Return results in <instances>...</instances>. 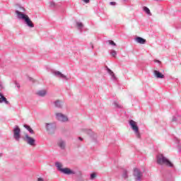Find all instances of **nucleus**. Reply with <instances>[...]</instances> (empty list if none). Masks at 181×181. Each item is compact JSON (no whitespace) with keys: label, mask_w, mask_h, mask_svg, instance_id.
Listing matches in <instances>:
<instances>
[{"label":"nucleus","mask_w":181,"mask_h":181,"mask_svg":"<svg viewBox=\"0 0 181 181\" xmlns=\"http://www.w3.org/2000/svg\"><path fill=\"white\" fill-rule=\"evenodd\" d=\"M16 15L18 16L19 19H23L25 21L26 25L29 26V28H35V25H33V23L32 21H30V18H29V16L28 15H25L24 13H22L21 11H16Z\"/></svg>","instance_id":"obj_1"},{"label":"nucleus","mask_w":181,"mask_h":181,"mask_svg":"<svg viewBox=\"0 0 181 181\" xmlns=\"http://www.w3.org/2000/svg\"><path fill=\"white\" fill-rule=\"evenodd\" d=\"M157 162L159 165H165V166H169L170 168L173 167V163L162 154L158 157Z\"/></svg>","instance_id":"obj_2"},{"label":"nucleus","mask_w":181,"mask_h":181,"mask_svg":"<svg viewBox=\"0 0 181 181\" xmlns=\"http://www.w3.org/2000/svg\"><path fill=\"white\" fill-rule=\"evenodd\" d=\"M129 124L132 129L136 134V138H141V134H139V128L138 127V124H136V122L134 120H129Z\"/></svg>","instance_id":"obj_3"},{"label":"nucleus","mask_w":181,"mask_h":181,"mask_svg":"<svg viewBox=\"0 0 181 181\" xmlns=\"http://www.w3.org/2000/svg\"><path fill=\"white\" fill-rule=\"evenodd\" d=\"M13 138L16 141H19V139L21 138V129L18 126H15L13 129Z\"/></svg>","instance_id":"obj_4"},{"label":"nucleus","mask_w":181,"mask_h":181,"mask_svg":"<svg viewBox=\"0 0 181 181\" xmlns=\"http://www.w3.org/2000/svg\"><path fill=\"white\" fill-rule=\"evenodd\" d=\"M55 115H56L57 119H58V121H61V122H66L69 121V118H67L66 115L62 113L57 112Z\"/></svg>","instance_id":"obj_5"},{"label":"nucleus","mask_w":181,"mask_h":181,"mask_svg":"<svg viewBox=\"0 0 181 181\" xmlns=\"http://www.w3.org/2000/svg\"><path fill=\"white\" fill-rule=\"evenodd\" d=\"M55 130H56L55 124H53V123L47 124V131H48L49 134H53V132H54Z\"/></svg>","instance_id":"obj_6"},{"label":"nucleus","mask_w":181,"mask_h":181,"mask_svg":"<svg viewBox=\"0 0 181 181\" xmlns=\"http://www.w3.org/2000/svg\"><path fill=\"white\" fill-rule=\"evenodd\" d=\"M134 176L136 180H141V178L142 177V173L137 168H134Z\"/></svg>","instance_id":"obj_7"},{"label":"nucleus","mask_w":181,"mask_h":181,"mask_svg":"<svg viewBox=\"0 0 181 181\" xmlns=\"http://www.w3.org/2000/svg\"><path fill=\"white\" fill-rule=\"evenodd\" d=\"M25 138L29 145H31V146H35V139L29 136L28 134H25Z\"/></svg>","instance_id":"obj_8"},{"label":"nucleus","mask_w":181,"mask_h":181,"mask_svg":"<svg viewBox=\"0 0 181 181\" xmlns=\"http://www.w3.org/2000/svg\"><path fill=\"white\" fill-rule=\"evenodd\" d=\"M62 173H64L65 175H74V171H72L70 170V168H63L61 171Z\"/></svg>","instance_id":"obj_9"},{"label":"nucleus","mask_w":181,"mask_h":181,"mask_svg":"<svg viewBox=\"0 0 181 181\" xmlns=\"http://www.w3.org/2000/svg\"><path fill=\"white\" fill-rule=\"evenodd\" d=\"M153 74L156 78H165V75H163L162 73H160L158 71H154Z\"/></svg>","instance_id":"obj_10"},{"label":"nucleus","mask_w":181,"mask_h":181,"mask_svg":"<svg viewBox=\"0 0 181 181\" xmlns=\"http://www.w3.org/2000/svg\"><path fill=\"white\" fill-rule=\"evenodd\" d=\"M57 145L59 146V148H61V149H64V148H66V142H64L63 140H59Z\"/></svg>","instance_id":"obj_11"},{"label":"nucleus","mask_w":181,"mask_h":181,"mask_svg":"<svg viewBox=\"0 0 181 181\" xmlns=\"http://www.w3.org/2000/svg\"><path fill=\"white\" fill-rule=\"evenodd\" d=\"M136 41L137 42V43H140V45H145V43H146V40L141 37H137L136 38Z\"/></svg>","instance_id":"obj_12"},{"label":"nucleus","mask_w":181,"mask_h":181,"mask_svg":"<svg viewBox=\"0 0 181 181\" xmlns=\"http://www.w3.org/2000/svg\"><path fill=\"white\" fill-rule=\"evenodd\" d=\"M47 93V91H46V90H38L37 92V95H40V97H45V95Z\"/></svg>","instance_id":"obj_13"},{"label":"nucleus","mask_w":181,"mask_h":181,"mask_svg":"<svg viewBox=\"0 0 181 181\" xmlns=\"http://www.w3.org/2000/svg\"><path fill=\"white\" fill-rule=\"evenodd\" d=\"M54 74L57 77H60L61 78H66V76H64V74H62V72L59 71L54 72Z\"/></svg>","instance_id":"obj_14"},{"label":"nucleus","mask_w":181,"mask_h":181,"mask_svg":"<svg viewBox=\"0 0 181 181\" xmlns=\"http://www.w3.org/2000/svg\"><path fill=\"white\" fill-rule=\"evenodd\" d=\"M56 166L58 170H59L60 172H62V170H63V165H62V163H56Z\"/></svg>","instance_id":"obj_15"},{"label":"nucleus","mask_w":181,"mask_h":181,"mask_svg":"<svg viewBox=\"0 0 181 181\" xmlns=\"http://www.w3.org/2000/svg\"><path fill=\"white\" fill-rule=\"evenodd\" d=\"M25 128H26V129H28V131H29L30 134H35V132H33V129H32V128H30L29 126L28 125H24Z\"/></svg>","instance_id":"obj_16"},{"label":"nucleus","mask_w":181,"mask_h":181,"mask_svg":"<svg viewBox=\"0 0 181 181\" xmlns=\"http://www.w3.org/2000/svg\"><path fill=\"white\" fill-rule=\"evenodd\" d=\"M143 9H144V12H146V13H147L148 15H151V10H149V9L148 8V7L144 6V7L143 8Z\"/></svg>","instance_id":"obj_17"},{"label":"nucleus","mask_w":181,"mask_h":181,"mask_svg":"<svg viewBox=\"0 0 181 181\" xmlns=\"http://www.w3.org/2000/svg\"><path fill=\"white\" fill-rule=\"evenodd\" d=\"M0 96L1 97L2 101H4L6 104H9V102L6 100V98H5L2 94H0Z\"/></svg>","instance_id":"obj_18"},{"label":"nucleus","mask_w":181,"mask_h":181,"mask_svg":"<svg viewBox=\"0 0 181 181\" xmlns=\"http://www.w3.org/2000/svg\"><path fill=\"white\" fill-rule=\"evenodd\" d=\"M107 71H108L109 74H110V76H112V77H113V78H115V74H114V72L112 71H111V69H107Z\"/></svg>","instance_id":"obj_19"},{"label":"nucleus","mask_w":181,"mask_h":181,"mask_svg":"<svg viewBox=\"0 0 181 181\" xmlns=\"http://www.w3.org/2000/svg\"><path fill=\"white\" fill-rule=\"evenodd\" d=\"M55 106H56V107H62V103H61L60 101H59V100H57V101L55 102Z\"/></svg>","instance_id":"obj_20"},{"label":"nucleus","mask_w":181,"mask_h":181,"mask_svg":"<svg viewBox=\"0 0 181 181\" xmlns=\"http://www.w3.org/2000/svg\"><path fill=\"white\" fill-rule=\"evenodd\" d=\"M95 177H97V175H95V173H92L90 175V179L91 180H93V179H95Z\"/></svg>","instance_id":"obj_21"},{"label":"nucleus","mask_w":181,"mask_h":181,"mask_svg":"<svg viewBox=\"0 0 181 181\" xmlns=\"http://www.w3.org/2000/svg\"><path fill=\"white\" fill-rule=\"evenodd\" d=\"M77 28H83V23H76Z\"/></svg>","instance_id":"obj_22"},{"label":"nucleus","mask_w":181,"mask_h":181,"mask_svg":"<svg viewBox=\"0 0 181 181\" xmlns=\"http://www.w3.org/2000/svg\"><path fill=\"white\" fill-rule=\"evenodd\" d=\"M109 45H112V46H116L117 44H115V42H114V41L112 40H109Z\"/></svg>","instance_id":"obj_23"},{"label":"nucleus","mask_w":181,"mask_h":181,"mask_svg":"<svg viewBox=\"0 0 181 181\" xmlns=\"http://www.w3.org/2000/svg\"><path fill=\"white\" fill-rule=\"evenodd\" d=\"M111 54L113 57H115L117 56V52L115 51H112Z\"/></svg>","instance_id":"obj_24"},{"label":"nucleus","mask_w":181,"mask_h":181,"mask_svg":"<svg viewBox=\"0 0 181 181\" xmlns=\"http://www.w3.org/2000/svg\"><path fill=\"white\" fill-rule=\"evenodd\" d=\"M123 176H124V179H127V177H128V176L127 175V172L124 173Z\"/></svg>","instance_id":"obj_25"},{"label":"nucleus","mask_w":181,"mask_h":181,"mask_svg":"<svg viewBox=\"0 0 181 181\" xmlns=\"http://www.w3.org/2000/svg\"><path fill=\"white\" fill-rule=\"evenodd\" d=\"M85 4H88L90 2V0H83Z\"/></svg>","instance_id":"obj_26"},{"label":"nucleus","mask_w":181,"mask_h":181,"mask_svg":"<svg viewBox=\"0 0 181 181\" xmlns=\"http://www.w3.org/2000/svg\"><path fill=\"white\" fill-rule=\"evenodd\" d=\"M37 181H45V180H43V178L39 177V178L37 179Z\"/></svg>","instance_id":"obj_27"},{"label":"nucleus","mask_w":181,"mask_h":181,"mask_svg":"<svg viewBox=\"0 0 181 181\" xmlns=\"http://www.w3.org/2000/svg\"><path fill=\"white\" fill-rule=\"evenodd\" d=\"M110 4V5H115L116 3L114 1H111Z\"/></svg>","instance_id":"obj_28"},{"label":"nucleus","mask_w":181,"mask_h":181,"mask_svg":"<svg viewBox=\"0 0 181 181\" xmlns=\"http://www.w3.org/2000/svg\"><path fill=\"white\" fill-rule=\"evenodd\" d=\"M78 139H80V141H83V139L81 137H79Z\"/></svg>","instance_id":"obj_29"},{"label":"nucleus","mask_w":181,"mask_h":181,"mask_svg":"<svg viewBox=\"0 0 181 181\" xmlns=\"http://www.w3.org/2000/svg\"><path fill=\"white\" fill-rule=\"evenodd\" d=\"M1 101L0 100V103H1Z\"/></svg>","instance_id":"obj_30"},{"label":"nucleus","mask_w":181,"mask_h":181,"mask_svg":"<svg viewBox=\"0 0 181 181\" xmlns=\"http://www.w3.org/2000/svg\"><path fill=\"white\" fill-rule=\"evenodd\" d=\"M0 156H1V154H0Z\"/></svg>","instance_id":"obj_31"}]
</instances>
